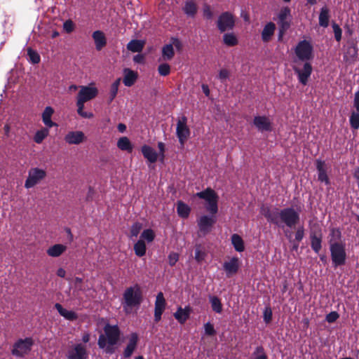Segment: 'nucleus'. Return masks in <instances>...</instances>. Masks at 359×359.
Returning a JSON list of instances; mask_svg holds the SVG:
<instances>
[{
	"label": "nucleus",
	"mask_w": 359,
	"mask_h": 359,
	"mask_svg": "<svg viewBox=\"0 0 359 359\" xmlns=\"http://www.w3.org/2000/svg\"><path fill=\"white\" fill-rule=\"evenodd\" d=\"M183 10L187 16L194 18L197 12V6L194 1L189 0L185 2Z\"/></svg>",
	"instance_id": "473e14b6"
},
{
	"label": "nucleus",
	"mask_w": 359,
	"mask_h": 359,
	"mask_svg": "<svg viewBox=\"0 0 359 359\" xmlns=\"http://www.w3.org/2000/svg\"><path fill=\"white\" fill-rule=\"evenodd\" d=\"M294 53L299 60L309 62V61L313 57V48L309 41L303 40L294 48Z\"/></svg>",
	"instance_id": "423d86ee"
},
{
	"label": "nucleus",
	"mask_w": 359,
	"mask_h": 359,
	"mask_svg": "<svg viewBox=\"0 0 359 359\" xmlns=\"http://www.w3.org/2000/svg\"><path fill=\"white\" fill-rule=\"evenodd\" d=\"M88 353L86 347L81 344L75 345L71 350L69 351L67 359H87Z\"/></svg>",
	"instance_id": "dca6fc26"
},
{
	"label": "nucleus",
	"mask_w": 359,
	"mask_h": 359,
	"mask_svg": "<svg viewBox=\"0 0 359 359\" xmlns=\"http://www.w3.org/2000/svg\"><path fill=\"white\" fill-rule=\"evenodd\" d=\"M255 354H257V355L253 359H268L266 355L264 353V349L262 346L256 348Z\"/></svg>",
	"instance_id": "4d7b16f0"
},
{
	"label": "nucleus",
	"mask_w": 359,
	"mask_h": 359,
	"mask_svg": "<svg viewBox=\"0 0 359 359\" xmlns=\"http://www.w3.org/2000/svg\"><path fill=\"white\" fill-rule=\"evenodd\" d=\"M137 341L138 336L137 333H132L130 336L128 344L123 352L125 358H129L131 356L137 347Z\"/></svg>",
	"instance_id": "412c9836"
},
{
	"label": "nucleus",
	"mask_w": 359,
	"mask_h": 359,
	"mask_svg": "<svg viewBox=\"0 0 359 359\" xmlns=\"http://www.w3.org/2000/svg\"><path fill=\"white\" fill-rule=\"evenodd\" d=\"M165 308V300L162 292H159L156 298L155 309L156 311L163 312Z\"/></svg>",
	"instance_id": "58836bf2"
},
{
	"label": "nucleus",
	"mask_w": 359,
	"mask_h": 359,
	"mask_svg": "<svg viewBox=\"0 0 359 359\" xmlns=\"http://www.w3.org/2000/svg\"><path fill=\"white\" fill-rule=\"evenodd\" d=\"M96 50H102L107 44V38L103 32L97 30L92 34Z\"/></svg>",
	"instance_id": "aec40b11"
},
{
	"label": "nucleus",
	"mask_w": 359,
	"mask_h": 359,
	"mask_svg": "<svg viewBox=\"0 0 359 359\" xmlns=\"http://www.w3.org/2000/svg\"><path fill=\"white\" fill-rule=\"evenodd\" d=\"M55 307L58 311V313L65 319L69 320H73L77 318V315L75 312L64 309L60 304H55Z\"/></svg>",
	"instance_id": "cd10ccee"
},
{
	"label": "nucleus",
	"mask_w": 359,
	"mask_h": 359,
	"mask_svg": "<svg viewBox=\"0 0 359 359\" xmlns=\"http://www.w3.org/2000/svg\"><path fill=\"white\" fill-rule=\"evenodd\" d=\"M177 213L182 217H187L190 212V208L186 204L182 202H178L177 203Z\"/></svg>",
	"instance_id": "37998d69"
},
{
	"label": "nucleus",
	"mask_w": 359,
	"mask_h": 359,
	"mask_svg": "<svg viewBox=\"0 0 359 359\" xmlns=\"http://www.w3.org/2000/svg\"><path fill=\"white\" fill-rule=\"evenodd\" d=\"M223 41L228 46H234L238 43V39L233 33L224 34L223 36Z\"/></svg>",
	"instance_id": "a19ab883"
},
{
	"label": "nucleus",
	"mask_w": 359,
	"mask_h": 359,
	"mask_svg": "<svg viewBox=\"0 0 359 359\" xmlns=\"http://www.w3.org/2000/svg\"><path fill=\"white\" fill-rule=\"evenodd\" d=\"M46 177V172L45 170L34 168H31L28 172V176L25 182V187L30 189L38 184Z\"/></svg>",
	"instance_id": "9d476101"
},
{
	"label": "nucleus",
	"mask_w": 359,
	"mask_h": 359,
	"mask_svg": "<svg viewBox=\"0 0 359 359\" xmlns=\"http://www.w3.org/2000/svg\"><path fill=\"white\" fill-rule=\"evenodd\" d=\"M117 147L119 149L128 151V153H131L133 149V146L127 137L119 138L117 142Z\"/></svg>",
	"instance_id": "2f4dec72"
},
{
	"label": "nucleus",
	"mask_w": 359,
	"mask_h": 359,
	"mask_svg": "<svg viewBox=\"0 0 359 359\" xmlns=\"http://www.w3.org/2000/svg\"><path fill=\"white\" fill-rule=\"evenodd\" d=\"M276 29V25L273 22L267 23L264 27L262 32V39L264 41H269L273 35Z\"/></svg>",
	"instance_id": "c756f323"
},
{
	"label": "nucleus",
	"mask_w": 359,
	"mask_h": 359,
	"mask_svg": "<svg viewBox=\"0 0 359 359\" xmlns=\"http://www.w3.org/2000/svg\"><path fill=\"white\" fill-rule=\"evenodd\" d=\"M263 318L266 323L271 322L272 319V311L270 307H266L263 313Z\"/></svg>",
	"instance_id": "5fc2aeb1"
},
{
	"label": "nucleus",
	"mask_w": 359,
	"mask_h": 359,
	"mask_svg": "<svg viewBox=\"0 0 359 359\" xmlns=\"http://www.w3.org/2000/svg\"><path fill=\"white\" fill-rule=\"evenodd\" d=\"M205 333L207 335L212 336L215 334L214 326L210 323H207L204 325Z\"/></svg>",
	"instance_id": "bf43d9fd"
},
{
	"label": "nucleus",
	"mask_w": 359,
	"mask_h": 359,
	"mask_svg": "<svg viewBox=\"0 0 359 359\" xmlns=\"http://www.w3.org/2000/svg\"><path fill=\"white\" fill-rule=\"evenodd\" d=\"M49 130L47 128H43L38 130L34 137V140L36 143L40 144L43 140L48 135Z\"/></svg>",
	"instance_id": "c03bdc74"
},
{
	"label": "nucleus",
	"mask_w": 359,
	"mask_h": 359,
	"mask_svg": "<svg viewBox=\"0 0 359 359\" xmlns=\"http://www.w3.org/2000/svg\"><path fill=\"white\" fill-rule=\"evenodd\" d=\"M121 79H116L111 86L110 88V102H111L116 96Z\"/></svg>",
	"instance_id": "49530a36"
},
{
	"label": "nucleus",
	"mask_w": 359,
	"mask_h": 359,
	"mask_svg": "<svg viewBox=\"0 0 359 359\" xmlns=\"http://www.w3.org/2000/svg\"><path fill=\"white\" fill-rule=\"evenodd\" d=\"M142 153L144 157L149 162V163H155L158 159V154L157 152L151 147L148 145H144L141 149Z\"/></svg>",
	"instance_id": "4be33fe9"
},
{
	"label": "nucleus",
	"mask_w": 359,
	"mask_h": 359,
	"mask_svg": "<svg viewBox=\"0 0 359 359\" xmlns=\"http://www.w3.org/2000/svg\"><path fill=\"white\" fill-rule=\"evenodd\" d=\"M67 250V246L62 244H55L50 247L46 252L48 256L52 257H57L60 256Z\"/></svg>",
	"instance_id": "a878e982"
},
{
	"label": "nucleus",
	"mask_w": 359,
	"mask_h": 359,
	"mask_svg": "<svg viewBox=\"0 0 359 359\" xmlns=\"http://www.w3.org/2000/svg\"><path fill=\"white\" fill-rule=\"evenodd\" d=\"M85 140V134L81 130L70 131L65 136V140L69 144H79Z\"/></svg>",
	"instance_id": "f3484780"
},
{
	"label": "nucleus",
	"mask_w": 359,
	"mask_h": 359,
	"mask_svg": "<svg viewBox=\"0 0 359 359\" xmlns=\"http://www.w3.org/2000/svg\"><path fill=\"white\" fill-rule=\"evenodd\" d=\"M163 312L154 311V320L156 322H158L161 318Z\"/></svg>",
	"instance_id": "774afa93"
},
{
	"label": "nucleus",
	"mask_w": 359,
	"mask_h": 359,
	"mask_svg": "<svg viewBox=\"0 0 359 359\" xmlns=\"http://www.w3.org/2000/svg\"><path fill=\"white\" fill-rule=\"evenodd\" d=\"M33 344L34 341L31 337L19 339L13 344L11 353L15 357L22 358L31 351Z\"/></svg>",
	"instance_id": "0eeeda50"
},
{
	"label": "nucleus",
	"mask_w": 359,
	"mask_h": 359,
	"mask_svg": "<svg viewBox=\"0 0 359 359\" xmlns=\"http://www.w3.org/2000/svg\"><path fill=\"white\" fill-rule=\"evenodd\" d=\"M261 213L266 218L267 221L280 228L287 226L290 229L294 227L300 220V210L287 207L283 209H271L268 206L263 205L261 208Z\"/></svg>",
	"instance_id": "f257e3e1"
},
{
	"label": "nucleus",
	"mask_w": 359,
	"mask_h": 359,
	"mask_svg": "<svg viewBox=\"0 0 359 359\" xmlns=\"http://www.w3.org/2000/svg\"><path fill=\"white\" fill-rule=\"evenodd\" d=\"M75 29V25L71 20H67L63 23V29L65 32L69 34Z\"/></svg>",
	"instance_id": "3c124183"
},
{
	"label": "nucleus",
	"mask_w": 359,
	"mask_h": 359,
	"mask_svg": "<svg viewBox=\"0 0 359 359\" xmlns=\"http://www.w3.org/2000/svg\"><path fill=\"white\" fill-rule=\"evenodd\" d=\"M137 79V74L130 69H124V77L123 82L126 86H132Z\"/></svg>",
	"instance_id": "393cba45"
},
{
	"label": "nucleus",
	"mask_w": 359,
	"mask_h": 359,
	"mask_svg": "<svg viewBox=\"0 0 359 359\" xmlns=\"http://www.w3.org/2000/svg\"><path fill=\"white\" fill-rule=\"evenodd\" d=\"M199 231L203 234L209 233L212 226L216 222V217L215 215H202L197 221Z\"/></svg>",
	"instance_id": "4468645a"
},
{
	"label": "nucleus",
	"mask_w": 359,
	"mask_h": 359,
	"mask_svg": "<svg viewBox=\"0 0 359 359\" xmlns=\"http://www.w3.org/2000/svg\"><path fill=\"white\" fill-rule=\"evenodd\" d=\"M187 118L182 116L177 121L176 134L179 139L181 147H183L185 142L190 135V130L187 125Z\"/></svg>",
	"instance_id": "f8f14e48"
},
{
	"label": "nucleus",
	"mask_w": 359,
	"mask_h": 359,
	"mask_svg": "<svg viewBox=\"0 0 359 359\" xmlns=\"http://www.w3.org/2000/svg\"><path fill=\"white\" fill-rule=\"evenodd\" d=\"M350 124L353 129L358 130L359 128V111H352L350 116Z\"/></svg>",
	"instance_id": "a18cd8bd"
},
{
	"label": "nucleus",
	"mask_w": 359,
	"mask_h": 359,
	"mask_svg": "<svg viewBox=\"0 0 359 359\" xmlns=\"http://www.w3.org/2000/svg\"><path fill=\"white\" fill-rule=\"evenodd\" d=\"M179 260V254L172 252L168 255V263L170 266H173Z\"/></svg>",
	"instance_id": "864d4df0"
},
{
	"label": "nucleus",
	"mask_w": 359,
	"mask_h": 359,
	"mask_svg": "<svg viewBox=\"0 0 359 359\" xmlns=\"http://www.w3.org/2000/svg\"><path fill=\"white\" fill-rule=\"evenodd\" d=\"M334 243H345L341 241V232L339 229L337 228L331 229L329 234L330 246Z\"/></svg>",
	"instance_id": "c85d7f7f"
},
{
	"label": "nucleus",
	"mask_w": 359,
	"mask_h": 359,
	"mask_svg": "<svg viewBox=\"0 0 359 359\" xmlns=\"http://www.w3.org/2000/svg\"><path fill=\"white\" fill-rule=\"evenodd\" d=\"M231 243L236 251L241 252L244 250L245 248L243 241L238 234H233L231 236Z\"/></svg>",
	"instance_id": "e433bc0d"
},
{
	"label": "nucleus",
	"mask_w": 359,
	"mask_h": 359,
	"mask_svg": "<svg viewBox=\"0 0 359 359\" xmlns=\"http://www.w3.org/2000/svg\"><path fill=\"white\" fill-rule=\"evenodd\" d=\"M134 251L137 257H143L146 254L147 246L144 241L139 240L134 245Z\"/></svg>",
	"instance_id": "c9c22d12"
},
{
	"label": "nucleus",
	"mask_w": 359,
	"mask_h": 359,
	"mask_svg": "<svg viewBox=\"0 0 359 359\" xmlns=\"http://www.w3.org/2000/svg\"><path fill=\"white\" fill-rule=\"evenodd\" d=\"M27 53L29 60L33 64H37L40 62V56L36 51L32 50L31 48H29L27 50Z\"/></svg>",
	"instance_id": "8fccbe9b"
},
{
	"label": "nucleus",
	"mask_w": 359,
	"mask_h": 359,
	"mask_svg": "<svg viewBox=\"0 0 359 359\" xmlns=\"http://www.w3.org/2000/svg\"><path fill=\"white\" fill-rule=\"evenodd\" d=\"M338 318H339V314L337 312L334 311V312H331L327 315L326 320L328 323H334V321L337 320V319Z\"/></svg>",
	"instance_id": "680f3d73"
},
{
	"label": "nucleus",
	"mask_w": 359,
	"mask_h": 359,
	"mask_svg": "<svg viewBox=\"0 0 359 359\" xmlns=\"http://www.w3.org/2000/svg\"><path fill=\"white\" fill-rule=\"evenodd\" d=\"M203 16L207 19H211L212 18V12L210 6L205 5L203 8Z\"/></svg>",
	"instance_id": "052dcab7"
},
{
	"label": "nucleus",
	"mask_w": 359,
	"mask_h": 359,
	"mask_svg": "<svg viewBox=\"0 0 359 359\" xmlns=\"http://www.w3.org/2000/svg\"><path fill=\"white\" fill-rule=\"evenodd\" d=\"M293 70L297 76L299 82L303 86L307 85L313 71L311 64L310 62H304L302 66L294 65Z\"/></svg>",
	"instance_id": "9b49d317"
},
{
	"label": "nucleus",
	"mask_w": 359,
	"mask_h": 359,
	"mask_svg": "<svg viewBox=\"0 0 359 359\" xmlns=\"http://www.w3.org/2000/svg\"><path fill=\"white\" fill-rule=\"evenodd\" d=\"M202 90H203V93L206 96H209V95H210V89H209V87L208 86V85L203 84L202 85Z\"/></svg>",
	"instance_id": "338daca9"
},
{
	"label": "nucleus",
	"mask_w": 359,
	"mask_h": 359,
	"mask_svg": "<svg viewBox=\"0 0 359 359\" xmlns=\"http://www.w3.org/2000/svg\"><path fill=\"white\" fill-rule=\"evenodd\" d=\"M98 94V90L96 87L92 86H81L76 97V107L78 114L84 118H91L93 117L92 112L84 111V104L86 102L95 98Z\"/></svg>",
	"instance_id": "20e7f679"
},
{
	"label": "nucleus",
	"mask_w": 359,
	"mask_h": 359,
	"mask_svg": "<svg viewBox=\"0 0 359 359\" xmlns=\"http://www.w3.org/2000/svg\"><path fill=\"white\" fill-rule=\"evenodd\" d=\"M304 236V228L303 226H299L295 232V241L300 242Z\"/></svg>",
	"instance_id": "13d9d810"
},
{
	"label": "nucleus",
	"mask_w": 359,
	"mask_h": 359,
	"mask_svg": "<svg viewBox=\"0 0 359 359\" xmlns=\"http://www.w3.org/2000/svg\"><path fill=\"white\" fill-rule=\"evenodd\" d=\"M321 236L316 233L311 235V245L315 252L318 253L321 249Z\"/></svg>",
	"instance_id": "f704fd0d"
},
{
	"label": "nucleus",
	"mask_w": 359,
	"mask_h": 359,
	"mask_svg": "<svg viewBox=\"0 0 359 359\" xmlns=\"http://www.w3.org/2000/svg\"><path fill=\"white\" fill-rule=\"evenodd\" d=\"M206 255H207V254H206V252H205L204 248L200 244L196 245L195 256H194L195 260L198 263H201V262H203L205 259Z\"/></svg>",
	"instance_id": "4c0bfd02"
},
{
	"label": "nucleus",
	"mask_w": 359,
	"mask_h": 359,
	"mask_svg": "<svg viewBox=\"0 0 359 359\" xmlns=\"http://www.w3.org/2000/svg\"><path fill=\"white\" fill-rule=\"evenodd\" d=\"M330 10L327 6H323L320 8L319 14V25L323 27H327L330 20Z\"/></svg>",
	"instance_id": "bb28decb"
},
{
	"label": "nucleus",
	"mask_w": 359,
	"mask_h": 359,
	"mask_svg": "<svg viewBox=\"0 0 359 359\" xmlns=\"http://www.w3.org/2000/svg\"><path fill=\"white\" fill-rule=\"evenodd\" d=\"M144 46V41L141 40H132L127 44V48L133 52H140Z\"/></svg>",
	"instance_id": "72a5a7b5"
},
{
	"label": "nucleus",
	"mask_w": 359,
	"mask_h": 359,
	"mask_svg": "<svg viewBox=\"0 0 359 359\" xmlns=\"http://www.w3.org/2000/svg\"><path fill=\"white\" fill-rule=\"evenodd\" d=\"M223 269L227 277L236 274L239 269V259L237 257H232L230 260L223 264Z\"/></svg>",
	"instance_id": "a211bd4d"
},
{
	"label": "nucleus",
	"mask_w": 359,
	"mask_h": 359,
	"mask_svg": "<svg viewBox=\"0 0 359 359\" xmlns=\"http://www.w3.org/2000/svg\"><path fill=\"white\" fill-rule=\"evenodd\" d=\"M316 163L318 171V180L327 185L330 184V180L327 175V168L325 161L318 159Z\"/></svg>",
	"instance_id": "6ab92c4d"
},
{
	"label": "nucleus",
	"mask_w": 359,
	"mask_h": 359,
	"mask_svg": "<svg viewBox=\"0 0 359 359\" xmlns=\"http://www.w3.org/2000/svg\"><path fill=\"white\" fill-rule=\"evenodd\" d=\"M54 113V109L51 107H46L42 113V121L46 126L52 128L57 126L56 123L52 121L51 117Z\"/></svg>",
	"instance_id": "b1692460"
},
{
	"label": "nucleus",
	"mask_w": 359,
	"mask_h": 359,
	"mask_svg": "<svg viewBox=\"0 0 359 359\" xmlns=\"http://www.w3.org/2000/svg\"><path fill=\"white\" fill-rule=\"evenodd\" d=\"M229 77V71L226 69H222L218 75V79L220 80L222 83L226 82V81Z\"/></svg>",
	"instance_id": "603ef678"
},
{
	"label": "nucleus",
	"mask_w": 359,
	"mask_h": 359,
	"mask_svg": "<svg viewBox=\"0 0 359 359\" xmlns=\"http://www.w3.org/2000/svg\"><path fill=\"white\" fill-rule=\"evenodd\" d=\"M175 55L174 48L172 44H166L162 48V55L159 59L161 60H170Z\"/></svg>",
	"instance_id": "7c9ffc66"
},
{
	"label": "nucleus",
	"mask_w": 359,
	"mask_h": 359,
	"mask_svg": "<svg viewBox=\"0 0 359 359\" xmlns=\"http://www.w3.org/2000/svg\"><path fill=\"white\" fill-rule=\"evenodd\" d=\"M133 61L137 64H143L144 62V56L142 54H137L134 56Z\"/></svg>",
	"instance_id": "e2e57ef3"
},
{
	"label": "nucleus",
	"mask_w": 359,
	"mask_h": 359,
	"mask_svg": "<svg viewBox=\"0 0 359 359\" xmlns=\"http://www.w3.org/2000/svg\"><path fill=\"white\" fill-rule=\"evenodd\" d=\"M155 233L154 231L151 229H144L141 235H140V239L142 240L144 242L147 241V243L152 242L155 238Z\"/></svg>",
	"instance_id": "79ce46f5"
},
{
	"label": "nucleus",
	"mask_w": 359,
	"mask_h": 359,
	"mask_svg": "<svg viewBox=\"0 0 359 359\" xmlns=\"http://www.w3.org/2000/svg\"><path fill=\"white\" fill-rule=\"evenodd\" d=\"M209 300L212 310L217 313H221L222 311V305L220 299L217 297L210 296Z\"/></svg>",
	"instance_id": "ea45409f"
},
{
	"label": "nucleus",
	"mask_w": 359,
	"mask_h": 359,
	"mask_svg": "<svg viewBox=\"0 0 359 359\" xmlns=\"http://www.w3.org/2000/svg\"><path fill=\"white\" fill-rule=\"evenodd\" d=\"M345 243H334L330 246L332 262L334 266L337 267L345 264L346 253Z\"/></svg>",
	"instance_id": "6e6552de"
},
{
	"label": "nucleus",
	"mask_w": 359,
	"mask_h": 359,
	"mask_svg": "<svg viewBox=\"0 0 359 359\" xmlns=\"http://www.w3.org/2000/svg\"><path fill=\"white\" fill-rule=\"evenodd\" d=\"M195 196L205 201V208L210 214L215 215L217 212L218 196L214 190L208 188L203 191L196 193Z\"/></svg>",
	"instance_id": "39448f33"
},
{
	"label": "nucleus",
	"mask_w": 359,
	"mask_h": 359,
	"mask_svg": "<svg viewBox=\"0 0 359 359\" xmlns=\"http://www.w3.org/2000/svg\"><path fill=\"white\" fill-rule=\"evenodd\" d=\"M158 72L161 76H166L170 73V66L167 63H162L159 65Z\"/></svg>",
	"instance_id": "de8ad7c7"
},
{
	"label": "nucleus",
	"mask_w": 359,
	"mask_h": 359,
	"mask_svg": "<svg viewBox=\"0 0 359 359\" xmlns=\"http://www.w3.org/2000/svg\"><path fill=\"white\" fill-rule=\"evenodd\" d=\"M142 228V225L141 223H140V222L134 223L132 225L131 229H130V238L137 237L138 236V234L140 233Z\"/></svg>",
	"instance_id": "09e8293b"
},
{
	"label": "nucleus",
	"mask_w": 359,
	"mask_h": 359,
	"mask_svg": "<svg viewBox=\"0 0 359 359\" xmlns=\"http://www.w3.org/2000/svg\"><path fill=\"white\" fill-rule=\"evenodd\" d=\"M234 24L233 16L229 12L221 14L217 20V27L221 32L233 29Z\"/></svg>",
	"instance_id": "ddd939ff"
},
{
	"label": "nucleus",
	"mask_w": 359,
	"mask_h": 359,
	"mask_svg": "<svg viewBox=\"0 0 359 359\" xmlns=\"http://www.w3.org/2000/svg\"><path fill=\"white\" fill-rule=\"evenodd\" d=\"M158 148L160 151V154L161 155L162 158L164 157V151H165V144L160 142L158 143Z\"/></svg>",
	"instance_id": "69168bd1"
},
{
	"label": "nucleus",
	"mask_w": 359,
	"mask_h": 359,
	"mask_svg": "<svg viewBox=\"0 0 359 359\" xmlns=\"http://www.w3.org/2000/svg\"><path fill=\"white\" fill-rule=\"evenodd\" d=\"M104 334H101L98 339V346L104 349L107 353L114 352V346L117 344L120 337V331L117 325L107 324L104 327Z\"/></svg>",
	"instance_id": "7ed1b4c3"
},
{
	"label": "nucleus",
	"mask_w": 359,
	"mask_h": 359,
	"mask_svg": "<svg viewBox=\"0 0 359 359\" xmlns=\"http://www.w3.org/2000/svg\"><path fill=\"white\" fill-rule=\"evenodd\" d=\"M190 312L191 309L189 306H186L184 309L179 307L174 313V317L180 323L184 324L189 318Z\"/></svg>",
	"instance_id": "5701e85b"
},
{
	"label": "nucleus",
	"mask_w": 359,
	"mask_h": 359,
	"mask_svg": "<svg viewBox=\"0 0 359 359\" xmlns=\"http://www.w3.org/2000/svg\"><path fill=\"white\" fill-rule=\"evenodd\" d=\"M291 11L289 7L282 8L277 15V23L279 26V36L280 39L284 32L290 27V25Z\"/></svg>",
	"instance_id": "1a4fd4ad"
},
{
	"label": "nucleus",
	"mask_w": 359,
	"mask_h": 359,
	"mask_svg": "<svg viewBox=\"0 0 359 359\" xmlns=\"http://www.w3.org/2000/svg\"><path fill=\"white\" fill-rule=\"evenodd\" d=\"M253 124L259 132H271L273 129L272 122L266 116H256L253 119Z\"/></svg>",
	"instance_id": "2eb2a0df"
},
{
	"label": "nucleus",
	"mask_w": 359,
	"mask_h": 359,
	"mask_svg": "<svg viewBox=\"0 0 359 359\" xmlns=\"http://www.w3.org/2000/svg\"><path fill=\"white\" fill-rule=\"evenodd\" d=\"M332 28H333V32H334V34L335 39L337 41H339L341 40V33H342L341 29L336 23H333L332 24Z\"/></svg>",
	"instance_id": "6e6d98bb"
},
{
	"label": "nucleus",
	"mask_w": 359,
	"mask_h": 359,
	"mask_svg": "<svg viewBox=\"0 0 359 359\" xmlns=\"http://www.w3.org/2000/svg\"><path fill=\"white\" fill-rule=\"evenodd\" d=\"M142 302V293L138 285L129 287L123 294L121 305L126 314H130L139 309Z\"/></svg>",
	"instance_id": "f03ea898"
},
{
	"label": "nucleus",
	"mask_w": 359,
	"mask_h": 359,
	"mask_svg": "<svg viewBox=\"0 0 359 359\" xmlns=\"http://www.w3.org/2000/svg\"><path fill=\"white\" fill-rule=\"evenodd\" d=\"M353 106L359 111V90L355 93Z\"/></svg>",
	"instance_id": "0e129e2a"
}]
</instances>
